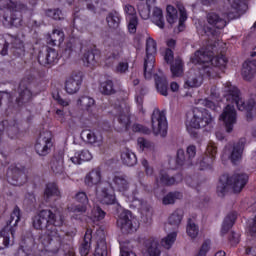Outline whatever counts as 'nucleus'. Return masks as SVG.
I'll use <instances>...</instances> for the list:
<instances>
[{
	"label": "nucleus",
	"mask_w": 256,
	"mask_h": 256,
	"mask_svg": "<svg viewBox=\"0 0 256 256\" xmlns=\"http://www.w3.org/2000/svg\"><path fill=\"white\" fill-rule=\"evenodd\" d=\"M21 221V210L19 206H15L11 216L10 221L7 222V226L0 232V250L9 247L10 235H15V231L12 228L16 227L17 223Z\"/></svg>",
	"instance_id": "7"
},
{
	"label": "nucleus",
	"mask_w": 256,
	"mask_h": 256,
	"mask_svg": "<svg viewBox=\"0 0 256 256\" xmlns=\"http://www.w3.org/2000/svg\"><path fill=\"white\" fill-rule=\"evenodd\" d=\"M85 1H86V7H87L88 11L95 13V11H97L96 5H99V2L102 0H85Z\"/></svg>",
	"instance_id": "61"
},
{
	"label": "nucleus",
	"mask_w": 256,
	"mask_h": 256,
	"mask_svg": "<svg viewBox=\"0 0 256 256\" xmlns=\"http://www.w3.org/2000/svg\"><path fill=\"white\" fill-rule=\"evenodd\" d=\"M236 220H237V212H231L226 216L222 225V230H221L222 235H226V233H229V229H231V227L235 225Z\"/></svg>",
	"instance_id": "36"
},
{
	"label": "nucleus",
	"mask_w": 256,
	"mask_h": 256,
	"mask_svg": "<svg viewBox=\"0 0 256 256\" xmlns=\"http://www.w3.org/2000/svg\"><path fill=\"white\" fill-rule=\"evenodd\" d=\"M77 56V47L75 44L68 42L66 44V47L64 51L62 52V57L64 59H70V57H76Z\"/></svg>",
	"instance_id": "47"
},
{
	"label": "nucleus",
	"mask_w": 256,
	"mask_h": 256,
	"mask_svg": "<svg viewBox=\"0 0 256 256\" xmlns=\"http://www.w3.org/2000/svg\"><path fill=\"white\" fill-rule=\"evenodd\" d=\"M176 199H183V194L181 192H170L163 198L164 205H173Z\"/></svg>",
	"instance_id": "51"
},
{
	"label": "nucleus",
	"mask_w": 256,
	"mask_h": 256,
	"mask_svg": "<svg viewBox=\"0 0 256 256\" xmlns=\"http://www.w3.org/2000/svg\"><path fill=\"white\" fill-rule=\"evenodd\" d=\"M18 93L19 97L16 98L17 105L29 103V101H31L33 97V93H31V90L29 89V86L27 85V82L25 80H22L20 82Z\"/></svg>",
	"instance_id": "20"
},
{
	"label": "nucleus",
	"mask_w": 256,
	"mask_h": 256,
	"mask_svg": "<svg viewBox=\"0 0 256 256\" xmlns=\"http://www.w3.org/2000/svg\"><path fill=\"white\" fill-rule=\"evenodd\" d=\"M68 210L71 213H78V215H83V213L87 212V205L82 204V205L70 206L68 207Z\"/></svg>",
	"instance_id": "56"
},
{
	"label": "nucleus",
	"mask_w": 256,
	"mask_h": 256,
	"mask_svg": "<svg viewBox=\"0 0 256 256\" xmlns=\"http://www.w3.org/2000/svg\"><path fill=\"white\" fill-rule=\"evenodd\" d=\"M50 167L55 175H61L64 171L63 156L55 155L50 162Z\"/></svg>",
	"instance_id": "34"
},
{
	"label": "nucleus",
	"mask_w": 256,
	"mask_h": 256,
	"mask_svg": "<svg viewBox=\"0 0 256 256\" xmlns=\"http://www.w3.org/2000/svg\"><path fill=\"white\" fill-rule=\"evenodd\" d=\"M78 105H80L82 109H86V111H89L91 107L95 105V99L89 96H82L78 99Z\"/></svg>",
	"instance_id": "49"
},
{
	"label": "nucleus",
	"mask_w": 256,
	"mask_h": 256,
	"mask_svg": "<svg viewBox=\"0 0 256 256\" xmlns=\"http://www.w3.org/2000/svg\"><path fill=\"white\" fill-rule=\"evenodd\" d=\"M152 21L155 25H157V27H159L160 29H164L165 21L163 20V10H161L160 8H154Z\"/></svg>",
	"instance_id": "42"
},
{
	"label": "nucleus",
	"mask_w": 256,
	"mask_h": 256,
	"mask_svg": "<svg viewBox=\"0 0 256 256\" xmlns=\"http://www.w3.org/2000/svg\"><path fill=\"white\" fill-rule=\"evenodd\" d=\"M118 126H116L117 131H127L129 125H131V120L129 117V110L120 111L118 115Z\"/></svg>",
	"instance_id": "32"
},
{
	"label": "nucleus",
	"mask_w": 256,
	"mask_h": 256,
	"mask_svg": "<svg viewBox=\"0 0 256 256\" xmlns=\"http://www.w3.org/2000/svg\"><path fill=\"white\" fill-rule=\"evenodd\" d=\"M220 119L225 123L227 133H231L235 123H237V110H235V106L228 104L220 115Z\"/></svg>",
	"instance_id": "15"
},
{
	"label": "nucleus",
	"mask_w": 256,
	"mask_h": 256,
	"mask_svg": "<svg viewBox=\"0 0 256 256\" xmlns=\"http://www.w3.org/2000/svg\"><path fill=\"white\" fill-rule=\"evenodd\" d=\"M59 61V53L53 48H47L46 52L40 51L38 54V62L40 65H55Z\"/></svg>",
	"instance_id": "16"
},
{
	"label": "nucleus",
	"mask_w": 256,
	"mask_h": 256,
	"mask_svg": "<svg viewBox=\"0 0 256 256\" xmlns=\"http://www.w3.org/2000/svg\"><path fill=\"white\" fill-rule=\"evenodd\" d=\"M122 51H123V46L121 45L114 46V51L106 56V63L108 65H112V63H114L115 61H117V59H119Z\"/></svg>",
	"instance_id": "46"
},
{
	"label": "nucleus",
	"mask_w": 256,
	"mask_h": 256,
	"mask_svg": "<svg viewBox=\"0 0 256 256\" xmlns=\"http://www.w3.org/2000/svg\"><path fill=\"white\" fill-rule=\"evenodd\" d=\"M248 181L249 176L245 173H236L231 177H229L227 174H224L220 177L217 186V194L219 197H224L228 187H231L234 193H241L245 185H247Z\"/></svg>",
	"instance_id": "5"
},
{
	"label": "nucleus",
	"mask_w": 256,
	"mask_h": 256,
	"mask_svg": "<svg viewBox=\"0 0 256 256\" xmlns=\"http://www.w3.org/2000/svg\"><path fill=\"white\" fill-rule=\"evenodd\" d=\"M12 50L15 55H23L25 53V45L23 44V41L19 38H13L12 42Z\"/></svg>",
	"instance_id": "45"
},
{
	"label": "nucleus",
	"mask_w": 256,
	"mask_h": 256,
	"mask_svg": "<svg viewBox=\"0 0 256 256\" xmlns=\"http://www.w3.org/2000/svg\"><path fill=\"white\" fill-rule=\"evenodd\" d=\"M65 41V34L61 30H54L48 39V45H61Z\"/></svg>",
	"instance_id": "38"
},
{
	"label": "nucleus",
	"mask_w": 256,
	"mask_h": 256,
	"mask_svg": "<svg viewBox=\"0 0 256 256\" xmlns=\"http://www.w3.org/2000/svg\"><path fill=\"white\" fill-rule=\"evenodd\" d=\"M127 21L129 33H137V25L139 23L137 17L129 18Z\"/></svg>",
	"instance_id": "57"
},
{
	"label": "nucleus",
	"mask_w": 256,
	"mask_h": 256,
	"mask_svg": "<svg viewBox=\"0 0 256 256\" xmlns=\"http://www.w3.org/2000/svg\"><path fill=\"white\" fill-rule=\"evenodd\" d=\"M183 181V176L180 174L176 176H169L165 171H160L158 176H156V184L159 186L171 187V185H177Z\"/></svg>",
	"instance_id": "18"
},
{
	"label": "nucleus",
	"mask_w": 256,
	"mask_h": 256,
	"mask_svg": "<svg viewBox=\"0 0 256 256\" xmlns=\"http://www.w3.org/2000/svg\"><path fill=\"white\" fill-rule=\"evenodd\" d=\"M101 59V50L97 48H88L84 50L82 61L86 67H95Z\"/></svg>",
	"instance_id": "17"
},
{
	"label": "nucleus",
	"mask_w": 256,
	"mask_h": 256,
	"mask_svg": "<svg viewBox=\"0 0 256 256\" xmlns=\"http://www.w3.org/2000/svg\"><path fill=\"white\" fill-rule=\"evenodd\" d=\"M226 101L232 105H236L238 111L247 112V120L251 121L253 119V114L256 113V102L254 99H249L247 102L243 99L241 91L237 87L231 85V83H226Z\"/></svg>",
	"instance_id": "3"
},
{
	"label": "nucleus",
	"mask_w": 256,
	"mask_h": 256,
	"mask_svg": "<svg viewBox=\"0 0 256 256\" xmlns=\"http://www.w3.org/2000/svg\"><path fill=\"white\" fill-rule=\"evenodd\" d=\"M112 183L114 185V189L120 193H127V191H129V177L125 174H115L112 179Z\"/></svg>",
	"instance_id": "21"
},
{
	"label": "nucleus",
	"mask_w": 256,
	"mask_h": 256,
	"mask_svg": "<svg viewBox=\"0 0 256 256\" xmlns=\"http://www.w3.org/2000/svg\"><path fill=\"white\" fill-rule=\"evenodd\" d=\"M208 156H206L201 162H200V169L203 171L205 169H212L211 164L213 163V160L215 159V155H217V146L215 144H209L206 148Z\"/></svg>",
	"instance_id": "23"
},
{
	"label": "nucleus",
	"mask_w": 256,
	"mask_h": 256,
	"mask_svg": "<svg viewBox=\"0 0 256 256\" xmlns=\"http://www.w3.org/2000/svg\"><path fill=\"white\" fill-rule=\"evenodd\" d=\"M116 73H127V71H129V63L127 62H120L118 63V65L116 66L115 69Z\"/></svg>",
	"instance_id": "64"
},
{
	"label": "nucleus",
	"mask_w": 256,
	"mask_h": 256,
	"mask_svg": "<svg viewBox=\"0 0 256 256\" xmlns=\"http://www.w3.org/2000/svg\"><path fill=\"white\" fill-rule=\"evenodd\" d=\"M64 223L63 216H58L51 210H41L32 218L34 229L46 231L48 236V251L54 255L59 253L65 232L59 231L58 227H62Z\"/></svg>",
	"instance_id": "2"
},
{
	"label": "nucleus",
	"mask_w": 256,
	"mask_h": 256,
	"mask_svg": "<svg viewBox=\"0 0 256 256\" xmlns=\"http://www.w3.org/2000/svg\"><path fill=\"white\" fill-rule=\"evenodd\" d=\"M45 13L47 17H51V19H54L55 21H61L65 19V15H63V11H61L59 8L48 9L46 10Z\"/></svg>",
	"instance_id": "54"
},
{
	"label": "nucleus",
	"mask_w": 256,
	"mask_h": 256,
	"mask_svg": "<svg viewBox=\"0 0 256 256\" xmlns=\"http://www.w3.org/2000/svg\"><path fill=\"white\" fill-rule=\"evenodd\" d=\"M92 217H94L96 221H101V219H105V211H103L101 207L96 206L92 209Z\"/></svg>",
	"instance_id": "55"
},
{
	"label": "nucleus",
	"mask_w": 256,
	"mask_h": 256,
	"mask_svg": "<svg viewBox=\"0 0 256 256\" xmlns=\"http://www.w3.org/2000/svg\"><path fill=\"white\" fill-rule=\"evenodd\" d=\"M93 240V230L87 228L85 235L80 242L79 252L81 256H87L91 252V241Z\"/></svg>",
	"instance_id": "22"
},
{
	"label": "nucleus",
	"mask_w": 256,
	"mask_h": 256,
	"mask_svg": "<svg viewBox=\"0 0 256 256\" xmlns=\"http://www.w3.org/2000/svg\"><path fill=\"white\" fill-rule=\"evenodd\" d=\"M124 11L127 15L126 19H133V17H137V10H135V7H133L132 5H125Z\"/></svg>",
	"instance_id": "59"
},
{
	"label": "nucleus",
	"mask_w": 256,
	"mask_h": 256,
	"mask_svg": "<svg viewBox=\"0 0 256 256\" xmlns=\"http://www.w3.org/2000/svg\"><path fill=\"white\" fill-rule=\"evenodd\" d=\"M214 118L211 116V113L206 109L193 108L192 110V119L187 121L186 127L189 135L193 139H197L199 134L197 129H203L204 127H213Z\"/></svg>",
	"instance_id": "4"
},
{
	"label": "nucleus",
	"mask_w": 256,
	"mask_h": 256,
	"mask_svg": "<svg viewBox=\"0 0 256 256\" xmlns=\"http://www.w3.org/2000/svg\"><path fill=\"white\" fill-rule=\"evenodd\" d=\"M186 233L191 239H195L199 235V227L191 219L188 220Z\"/></svg>",
	"instance_id": "53"
},
{
	"label": "nucleus",
	"mask_w": 256,
	"mask_h": 256,
	"mask_svg": "<svg viewBox=\"0 0 256 256\" xmlns=\"http://www.w3.org/2000/svg\"><path fill=\"white\" fill-rule=\"evenodd\" d=\"M214 55L215 53L208 49L197 50L194 53L191 57V61L194 65H200L199 72L198 74L193 73L189 76L188 80L184 83V89L201 87V85H203V77L215 79V77H219V75L225 71V67H227V57L223 54L215 57Z\"/></svg>",
	"instance_id": "1"
},
{
	"label": "nucleus",
	"mask_w": 256,
	"mask_h": 256,
	"mask_svg": "<svg viewBox=\"0 0 256 256\" xmlns=\"http://www.w3.org/2000/svg\"><path fill=\"white\" fill-rule=\"evenodd\" d=\"M243 149H245V142H243L242 140L234 145L230 155L231 162L234 165H237V163L241 161V157L243 155Z\"/></svg>",
	"instance_id": "33"
},
{
	"label": "nucleus",
	"mask_w": 256,
	"mask_h": 256,
	"mask_svg": "<svg viewBox=\"0 0 256 256\" xmlns=\"http://www.w3.org/2000/svg\"><path fill=\"white\" fill-rule=\"evenodd\" d=\"M177 7L180 13L178 29L179 31H183L185 28V22L187 21V10H185V6L182 4H178Z\"/></svg>",
	"instance_id": "52"
},
{
	"label": "nucleus",
	"mask_w": 256,
	"mask_h": 256,
	"mask_svg": "<svg viewBox=\"0 0 256 256\" xmlns=\"http://www.w3.org/2000/svg\"><path fill=\"white\" fill-rule=\"evenodd\" d=\"M256 73V61L246 60L242 66V77L245 81H251L255 77Z\"/></svg>",
	"instance_id": "25"
},
{
	"label": "nucleus",
	"mask_w": 256,
	"mask_h": 256,
	"mask_svg": "<svg viewBox=\"0 0 256 256\" xmlns=\"http://www.w3.org/2000/svg\"><path fill=\"white\" fill-rule=\"evenodd\" d=\"M170 69L173 77H181L183 75V60L177 58Z\"/></svg>",
	"instance_id": "44"
},
{
	"label": "nucleus",
	"mask_w": 256,
	"mask_h": 256,
	"mask_svg": "<svg viewBox=\"0 0 256 256\" xmlns=\"http://www.w3.org/2000/svg\"><path fill=\"white\" fill-rule=\"evenodd\" d=\"M166 11H167V16H166L167 22L170 25H173V23H176L177 20L179 19V15L177 14V9H175V7L171 5H168L166 8Z\"/></svg>",
	"instance_id": "48"
},
{
	"label": "nucleus",
	"mask_w": 256,
	"mask_h": 256,
	"mask_svg": "<svg viewBox=\"0 0 256 256\" xmlns=\"http://www.w3.org/2000/svg\"><path fill=\"white\" fill-rule=\"evenodd\" d=\"M7 181L10 185L21 187L27 183V174L25 168H18L17 166H10L6 173Z\"/></svg>",
	"instance_id": "11"
},
{
	"label": "nucleus",
	"mask_w": 256,
	"mask_h": 256,
	"mask_svg": "<svg viewBox=\"0 0 256 256\" xmlns=\"http://www.w3.org/2000/svg\"><path fill=\"white\" fill-rule=\"evenodd\" d=\"M207 23L214 29H225V27H227V23L229 22H227L225 18H221L219 14L210 12L207 14Z\"/></svg>",
	"instance_id": "24"
},
{
	"label": "nucleus",
	"mask_w": 256,
	"mask_h": 256,
	"mask_svg": "<svg viewBox=\"0 0 256 256\" xmlns=\"http://www.w3.org/2000/svg\"><path fill=\"white\" fill-rule=\"evenodd\" d=\"M145 256H161V248L159 247V243L155 240H149L146 243V251L144 253Z\"/></svg>",
	"instance_id": "35"
},
{
	"label": "nucleus",
	"mask_w": 256,
	"mask_h": 256,
	"mask_svg": "<svg viewBox=\"0 0 256 256\" xmlns=\"http://www.w3.org/2000/svg\"><path fill=\"white\" fill-rule=\"evenodd\" d=\"M182 220H183V210L177 209L170 215L168 219V223L173 227H179V225H181Z\"/></svg>",
	"instance_id": "40"
},
{
	"label": "nucleus",
	"mask_w": 256,
	"mask_h": 256,
	"mask_svg": "<svg viewBox=\"0 0 256 256\" xmlns=\"http://www.w3.org/2000/svg\"><path fill=\"white\" fill-rule=\"evenodd\" d=\"M0 9L10 11V23L14 27H21L23 23V13L29 11V7L21 1L13 2L12 0H0Z\"/></svg>",
	"instance_id": "6"
},
{
	"label": "nucleus",
	"mask_w": 256,
	"mask_h": 256,
	"mask_svg": "<svg viewBox=\"0 0 256 256\" xmlns=\"http://www.w3.org/2000/svg\"><path fill=\"white\" fill-rule=\"evenodd\" d=\"M245 0H225L223 5L224 15L228 19H237L243 13Z\"/></svg>",
	"instance_id": "13"
},
{
	"label": "nucleus",
	"mask_w": 256,
	"mask_h": 256,
	"mask_svg": "<svg viewBox=\"0 0 256 256\" xmlns=\"http://www.w3.org/2000/svg\"><path fill=\"white\" fill-rule=\"evenodd\" d=\"M75 199L78 203H81L82 205H89V198L87 197V193L85 192L76 193Z\"/></svg>",
	"instance_id": "58"
},
{
	"label": "nucleus",
	"mask_w": 256,
	"mask_h": 256,
	"mask_svg": "<svg viewBox=\"0 0 256 256\" xmlns=\"http://www.w3.org/2000/svg\"><path fill=\"white\" fill-rule=\"evenodd\" d=\"M197 155V147L195 145H190L186 149V154L184 149H179L177 151L176 164L182 167V165H193V159Z\"/></svg>",
	"instance_id": "14"
},
{
	"label": "nucleus",
	"mask_w": 256,
	"mask_h": 256,
	"mask_svg": "<svg viewBox=\"0 0 256 256\" xmlns=\"http://www.w3.org/2000/svg\"><path fill=\"white\" fill-rule=\"evenodd\" d=\"M157 53V42L153 38L146 40V58L144 59V77L151 79L155 67V55Z\"/></svg>",
	"instance_id": "8"
},
{
	"label": "nucleus",
	"mask_w": 256,
	"mask_h": 256,
	"mask_svg": "<svg viewBox=\"0 0 256 256\" xmlns=\"http://www.w3.org/2000/svg\"><path fill=\"white\" fill-rule=\"evenodd\" d=\"M82 136L86 137L87 143L90 145H96L97 143H101L103 141V137L101 135H97L95 132L91 130L82 131Z\"/></svg>",
	"instance_id": "39"
},
{
	"label": "nucleus",
	"mask_w": 256,
	"mask_h": 256,
	"mask_svg": "<svg viewBox=\"0 0 256 256\" xmlns=\"http://www.w3.org/2000/svg\"><path fill=\"white\" fill-rule=\"evenodd\" d=\"M51 197H61V192L59 191V187L55 183H48L44 191L45 201H49Z\"/></svg>",
	"instance_id": "37"
},
{
	"label": "nucleus",
	"mask_w": 256,
	"mask_h": 256,
	"mask_svg": "<svg viewBox=\"0 0 256 256\" xmlns=\"http://www.w3.org/2000/svg\"><path fill=\"white\" fill-rule=\"evenodd\" d=\"M154 80L158 93L164 97H167V95H169V83L167 82V78L165 76H159L156 74L154 76Z\"/></svg>",
	"instance_id": "30"
},
{
	"label": "nucleus",
	"mask_w": 256,
	"mask_h": 256,
	"mask_svg": "<svg viewBox=\"0 0 256 256\" xmlns=\"http://www.w3.org/2000/svg\"><path fill=\"white\" fill-rule=\"evenodd\" d=\"M132 84H133L134 87H136V91H137L138 93H140V95H143V93H145L147 87H146L145 85H143V84H140L139 79H137V78L134 79V80L132 81Z\"/></svg>",
	"instance_id": "63"
},
{
	"label": "nucleus",
	"mask_w": 256,
	"mask_h": 256,
	"mask_svg": "<svg viewBox=\"0 0 256 256\" xmlns=\"http://www.w3.org/2000/svg\"><path fill=\"white\" fill-rule=\"evenodd\" d=\"M99 91L102 95H113L115 93V86L112 80H106L100 83Z\"/></svg>",
	"instance_id": "43"
},
{
	"label": "nucleus",
	"mask_w": 256,
	"mask_h": 256,
	"mask_svg": "<svg viewBox=\"0 0 256 256\" xmlns=\"http://www.w3.org/2000/svg\"><path fill=\"white\" fill-rule=\"evenodd\" d=\"M106 21L111 29H117L119 23H121V15L117 11L111 12L107 16Z\"/></svg>",
	"instance_id": "41"
},
{
	"label": "nucleus",
	"mask_w": 256,
	"mask_h": 256,
	"mask_svg": "<svg viewBox=\"0 0 256 256\" xmlns=\"http://www.w3.org/2000/svg\"><path fill=\"white\" fill-rule=\"evenodd\" d=\"M99 234L102 235L96 240L94 256H107L109 252L107 250V241L105 240V235L101 230L97 231V235Z\"/></svg>",
	"instance_id": "26"
},
{
	"label": "nucleus",
	"mask_w": 256,
	"mask_h": 256,
	"mask_svg": "<svg viewBox=\"0 0 256 256\" xmlns=\"http://www.w3.org/2000/svg\"><path fill=\"white\" fill-rule=\"evenodd\" d=\"M132 129L135 133H144V135H149V133H151L149 128L141 124H134Z\"/></svg>",
	"instance_id": "60"
},
{
	"label": "nucleus",
	"mask_w": 256,
	"mask_h": 256,
	"mask_svg": "<svg viewBox=\"0 0 256 256\" xmlns=\"http://www.w3.org/2000/svg\"><path fill=\"white\" fill-rule=\"evenodd\" d=\"M117 226L122 231V233H133L137 231V227L139 225L137 224V219L133 217V214L129 210H124L119 215V218L117 220Z\"/></svg>",
	"instance_id": "10"
},
{
	"label": "nucleus",
	"mask_w": 256,
	"mask_h": 256,
	"mask_svg": "<svg viewBox=\"0 0 256 256\" xmlns=\"http://www.w3.org/2000/svg\"><path fill=\"white\" fill-rule=\"evenodd\" d=\"M51 147H53L51 132H42L35 144L37 155L40 157H47V155L51 153Z\"/></svg>",
	"instance_id": "12"
},
{
	"label": "nucleus",
	"mask_w": 256,
	"mask_h": 256,
	"mask_svg": "<svg viewBox=\"0 0 256 256\" xmlns=\"http://www.w3.org/2000/svg\"><path fill=\"white\" fill-rule=\"evenodd\" d=\"M84 183L86 187H94V185H99L101 183V170L98 168L92 169L86 174Z\"/></svg>",
	"instance_id": "27"
},
{
	"label": "nucleus",
	"mask_w": 256,
	"mask_h": 256,
	"mask_svg": "<svg viewBox=\"0 0 256 256\" xmlns=\"http://www.w3.org/2000/svg\"><path fill=\"white\" fill-rule=\"evenodd\" d=\"M177 240V232H172L162 239L161 245L164 249H171L173 243Z\"/></svg>",
	"instance_id": "50"
},
{
	"label": "nucleus",
	"mask_w": 256,
	"mask_h": 256,
	"mask_svg": "<svg viewBox=\"0 0 256 256\" xmlns=\"http://www.w3.org/2000/svg\"><path fill=\"white\" fill-rule=\"evenodd\" d=\"M98 201L102 205H113L115 203V192L109 188H102L98 193Z\"/></svg>",
	"instance_id": "28"
},
{
	"label": "nucleus",
	"mask_w": 256,
	"mask_h": 256,
	"mask_svg": "<svg viewBox=\"0 0 256 256\" xmlns=\"http://www.w3.org/2000/svg\"><path fill=\"white\" fill-rule=\"evenodd\" d=\"M138 145L141 151H145V149H151L152 147L151 142L145 138H138Z\"/></svg>",
	"instance_id": "62"
},
{
	"label": "nucleus",
	"mask_w": 256,
	"mask_h": 256,
	"mask_svg": "<svg viewBox=\"0 0 256 256\" xmlns=\"http://www.w3.org/2000/svg\"><path fill=\"white\" fill-rule=\"evenodd\" d=\"M121 161L126 167H135L137 165V155L129 150V148H124L121 151Z\"/></svg>",
	"instance_id": "29"
},
{
	"label": "nucleus",
	"mask_w": 256,
	"mask_h": 256,
	"mask_svg": "<svg viewBox=\"0 0 256 256\" xmlns=\"http://www.w3.org/2000/svg\"><path fill=\"white\" fill-rule=\"evenodd\" d=\"M93 159V155L89 150H81L75 152L74 156L70 158V161L74 163V165H81L85 161H91Z\"/></svg>",
	"instance_id": "31"
},
{
	"label": "nucleus",
	"mask_w": 256,
	"mask_h": 256,
	"mask_svg": "<svg viewBox=\"0 0 256 256\" xmlns=\"http://www.w3.org/2000/svg\"><path fill=\"white\" fill-rule=\"evenodd\" d=\"M83 77L81 74L73 73L65 82V89L69 95H75L81 89Z\"/></svg>",
	"instance_id": "19"
},
{
	"label": "nucleus",
	"mask_w": 256,
	"mask_h": 256,
	"mask_svg": "<svg viewBox=\"0 0 256 256\" xmlns=\"http://www.w3.org/2000/svg\"><path fill=\"white\" fill-rule=\"evenodd\" d=\"M152 130L154 135H161V137L167 136V116L165 111L155 108L151 116Z\"/></svg>",
	"instance_id": "9"
}]
</instances>
